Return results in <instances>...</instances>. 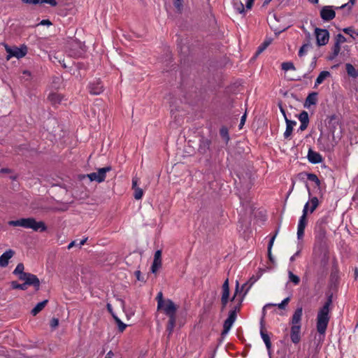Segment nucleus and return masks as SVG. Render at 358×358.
<instances>
[{
  "mask_svg": "<svg viewBox=\"0 0 358 358\" xmlns=\"http://www.w3.org/2000/svg\"><path fill=\"white\" fill-rule=\"evenodd\" d=\"M177 306L173 301L169 299H166V306L164 308V313L169 317V321L166 325V331L168 337L172 334L176 322Z\"/></svg>",
  "mask_w": 358,
  "mask_h": 358,
  "instance_id": "20e7f679",
  "label": "nucleus"
},
{
  "mask_svg": "<svg viewBox=\"0 0 358 358\" xmlns=\"http://www.w3.org/2000/svg\"><path fill=\"white\" fill-rule=\"evenodd\" d=\"M156 299L157 301V310H164V308L166 306V301L164 300V298H163V294L162 292H159L157 295V297H156Z\"/></svg>",
  "mask_w": 358,
  "mask_h": 358,
  "instance_id": "e433bc0d",
  "label": "nucleus"
},
{
  "mask_svg": "<svg viewBox=\"0 0 358 358\" xmlns=\"http://www.w3.org/2000/svg\"><path fill=\"white\" fill-rule=\"evenodd\" d=\"M220 135L221 138L224 141L225 143L227 144L230 140L229 129L226 126H222L220 129Z\"/></svg>",
  "mask_w": 358,
  "mask_h": 358,
  "instance_id": "c9c22d12",
  "label": "nucleus"
},
{
  "mask_svg": "<svg viewBox=\"0 0 358 358\" xmlns=\"http://www.w3.org/2000/svg\"><path fill=\"white\" fill-rule=\"evenodd\" d=\"M264 317H265V312L264 311V314L260 320V335L266 345L267 350H270V349L271 348L272 344L271 342L270 336L264 327Z\"/></svg>",
  "mask_w": 358,
  "mask_h": 358,
  "instance_id": "ddd939ff",
  "label": "nucleus"
},
{
  "mask_svg": "<svg viewBox=\"0 0 358 358\" xmlns=\"http://www.w3.org/2000/svg\"><path fill=\"white\" fill-rule=\"evenodd\" d=\"M50 325L51 328L55 329L59 325V320L55 317L52 318L50 322Z\"/></svg>",
  "mask_w": 358,
  "mask_h": 358,
  "instance_id": "052dcab7",
  "label": "nucleus"
},
{
  "mask_svg": "<svg viewBox=\"0 0 358 358\" xmlns=\"http://www.w3.org/2000/svg\"><path fill=\"white\" fill-rule=\"evenodd\" d=\"M20 280L24 281L27 287L32 286L36 291H38L41 287V282L38 278L31 273H27Z\"/></svg>",
  "mask_w": 358,
  "mask_h": 358,
  "instance_id": "9b49d317",
  "label": "nucleus"
},
{
  "mask_svg": "<svg viewBox=\"0 0 358 358\" xmlns=\"http://www.w3.org/2000/svg\"><path fill=\"white\" fill-rule=\"evenodd\" d=\"M316 43L318 46L325 45L329 39V32L326 29L316 27L315 29Z\"/></svg>",
  "mask_w": 358,
  "mask_h": 358,
  "instance_id": "9d476101",
  "label": "nucleus"
},
{
  "mask_svg": "<svg viewBox=\"0 0 358 358\" xmlns=\"http://www.w3.org/2000/svg\"><path fill=\"white\" fill-rule=\"evenodd\" d=\"M248 288H247L241 295L240 294L238 296V298L237 299L238 303H236V305L239 306L240 307L242 306V303L244 300L245 296L248 294Z\"/></svg>",
  "mask_w": 358,
  "mask_h": 358,
  "instance_id": "864d4df0",
  "label": "nucleus"
},
{
  "mask_svg": "<svg viewBox=\"0 0 358 358\" xmlns=\"http://www.w3.org/2000/svg\"><path fill=\"white\" fill-rule=\"evenodd\" d=\"M342 30L346 34L350 35L353 39H355V38L353 36V34L355 33V29H353L352 27H349L343 28Z\"/></svg>",
  "mask_w": 358,
  "mask_h": 358,
  "instance_id": "5fc2aeb1",
  "label": "nucleus"
},
{
  "mask_svg": "<svg viewBox=\"0 0 358 358\" xmlns=\"http://www.w3.org/2000/svg\"><path fill=\"white\" fill-rule=\"evenodd\" d=\"M273 39L267 38L266 39L258 48L257 50L254 55L252 59H255L262 52H264L266 48L271 43Z\"/></svg>",
  "mask_w": 358,
  "mask_h": 358,
  "instance_id": "393cba45",
  "label": "nucleus"
},
{
  "mask_svg": "<svg viewBox=\"0 0 358 358\" xmlns=\"http://www.w3.org/2000/svg\"><path fill=\"white\" fill-rule=\"evenodd\" d=\"M290 301V297L288 296L283 299L281 303L275 304V303H268L263 308L262 313L264 314V311L265 312V308L270 306H277L279 309L285 310L289 302Z\"/></svg>",
  "mask_w": 358,
  "mask_h": 358,
  "instance_id": "a878e982",
  "label": "nucleus"
},
{
  "mask_svg": "<svg viewBox=\"0 0 358 358\" xmlns=\"http://www.w3.org/2000/svg\"><path fill=\"white\" fill-rule=\"evenodd\" d=\"M347 41V39L346 38L341 34H338L336 36H335V42L338 43V44H341V43H343Z\"/></svg>",
  "mask_w": 358,
  "mask_h": 358,
  "instance_id": "3c124183",
  "label": "nucleus"
},
{
  "mask_svg": "<svg viewBox=\"0 0 358 358\" xmlns=\"http://www.w3.org/2000/svg\"><path fill=\"white\" fill-rule=\"evenodd\" d=\"M331 50L332 52L327 57L329 61L334 60L338 55L341 51V45L335 42Z\"/></svg>",
  "mask_w": 358,
  "mask_h": 358,
  "instance_id": "cd10ccee",
  "label": "nucleus"
},
{
  "mask_svg": "<svg viewBox=\"0 0 358 358\" xmlns=\"http://www.w3.org/2000/svg\"><path fill=\"white\" fill-rule=\"evenodd\" d=\"M135 275L138 281L145 282V279L143 277L141 276V273L140 271H135Z\"/></svg>",
  "mask_w": 358,
  "mask_h": 358,
  "instance_id": "680f3d73",
  "label": "nucleus"
},
{
  "mask_svg": "<svg viewBox=\"0 0 358 358\" xmlns=\"http://www.w3.org/2000/svg\"><path fill=\"white\" fill-rule=\"evenodd\" d=\"M247 113L245 112V113L243 115L241 119V122L239 124V129H241L243 126L245 124V120H246Z\"/></svg>",
  "mask_w": 358,
  "mask_h": 358,
  "instance_id": "e2e57ef3",
  "label": "nucleus"
},
{
  "mask_svg": "<svg viewBox=\"0 0 358 358\" xmlns=\"http://www.w3.org/2000/svg\"><path fill=\"white\" fill-rule=\"evenodd\" d=\"M311 206L308 208L310 213H313L319 205V200L317 197L313 196L310 199Z\"/></svg>",
  "mask_w": 358,
  "mask_h": 358,
  "instance_id": "ea45409f",
  "label": "nucleus"
},
{
  "mask_svg": "<svg viewBox=\"0 0 358 358\" xmlns=\"http://www.w3.org/2000/svg\"><path fill=\"white\" fill-rule=\"evenodd\" d=\"M285 122H286V129L284 133V138L286 139L289 138L291 136L292 131H293V127L296 124V122L294 120H291L288 119L287 117H285Z\"/></svg>",
  "mask_w": 358,
  "mask_h": 358,
  "instance_id": "4be33fe9",
  "label": "nucleus"
},
{
  "mask_svg": "<svg viewBox=\"0 0 358 358\" xmlns=\"http://www.w3.org/2000/svg\"><path fill=\"white\" fill-rule=\"evenodd\" d=\"M255 0H247L245 7L248 10H250L254 4Z\"/></svg>",
  "mask_w": 358,
  "mask_h": 358,
  "instance_id": "69168bd1",
  "label": "nucleus"
},
{
  "mask_svg": "<svg viewBox=\"0 0 358 358\" xmlns=\"http://www.w3.org/2000/svg\"><path fill=\"white\" fill-rule=\"evenodd\" d=\"M10 287L13 289H20V290H26L27 287L25 285V282L18 283L17 281L10 282Z\"/></svg>",
  "mask_w": 358,
  "mask_h": 358,
  "instance_id": "4c0bfd02",
  "label": "nucleus"
},
{
  "mask_svg": "<svg viewBox=\"0 0 358 358\" xmlns=\"http://www.w3.org/2000/svg\"><path fill=\"white\" fill-rule=\"evenodd\" d=\"M134 190V198L136 199V200H139L142 198L143 196V189L140 187H138Z\"/></svg>",
  "mask_w": 358,
  "mask_h": 358,
  "instance_id": "603ef678",
  "label": "nucleus"
},
{
  "mask_svg": "<svg viewBox=\"0 0 358 358\" xmlns=\"http://www.w3.org/2000/svg\"><path fill=\"white\" fill-rule=\"evenodd\" d=\"M320 17L325 22L331 21L336 17V12L332 6H323L320 12Z\"/></svg>",
  "mask_w": 358,
  "mask_h": 358,
  "instance_id": "f8f14e48",
  "label": "nucleus"
},
{
  "mask_svg": "<svg viewBox=\"0 0 358 358\" xmlns=\"http://www.w3.org/2000/svg\"><path fill=\"white\" fill-rule=\"evenodd\" d=\"M211 143L210 139L202 136L199 139L198 152L202 155H206L208 152L210 151Z\"/></svg>",
  "mask_w": 358,
  "mask_h": 358,
  "instance_id": "2eb2a0df",
  "label": "nucleus"
},
{
  "mask_svg": "<svg viewBox=\"0 0 358 358\" xmlns=\"http://www.w3.org/2000/svg\"><path fill=\"white\" fill-rule=\"evenodd\" d=\"M76 69H73L72 67L70 68V73L72 75L76 76V77L81 78L82 76L80 73V70L81 69H86V65L83 62H77L75 64Z\"/></svg>",
  "mask_w": 358,
  "mask_h": 358,
  "instance_id": "7c9ffc66",
  "label": "nucleus"
},
{
  "mask_svg": "<svg viewBox=\"0 0 358 358\" xmlns=\"http://www.w3.org/2000/svg\"><path fill=\"white\" fill-rule=\"evenodd\" d=\"M327 299L323 306L319 310L316 319L317 331L320 334L324 335L329 320V315L330 306L332 303L333 293L327 294Z\"/></svg>",
  "mask_w": 358,
  "mask_h": 358,
  "instance_id": "f257e3e1",
  "label": "nucleus"
},
{
  "mask_svg": "<svg viewBox=\"0 0 358 358\" xmlns=\"http://www.w3.org/2000/svg\"><path fill=\"white\" fill-rule=\"evenodd\" d=\"M303 315L302 306H299L295 310L291 320L292 324L290 331V338L293 343L297 344L301 341V321Z\"/></svg>",
  "mask_w": 358,
  "mask_h": 358,
  "instance_id": "7ed1b4c3",
  "label": "nucleus"
},
{
  "mask_svg": "<svg viewBox=\"0 0 358 358\" xmlns=\"http://www.w3.org/2000/svg\"><path fill=\"white\" fill-rule=\"evenodd\" d=\"M30 229L35 231L43 232L47 230V227L43 221L37 222L36 219L33 217Z\"/></svg>",
  "mask_w": 358,
  "mask_h": 358,
  "instance_id": "b1692460",
  "label": "nucleus"
},
{
  "mask_svg": "<svg viewBox=\"0 0 358 358\" xmlns=\"http://www.w3.org/2000/svg\"><path fill=\"white\" fill-rule=\"evenodd\" d=\"M331 76V73L329 71H322L320 73L319 76L316 78V80L315 82L314 88H316L319 85L322 84L323 81L328 77Z\"/></svg>",
  "mask_w": 358,
  "mask_h": 358,
  "instance_id": "c85d7f7f",
  "label": "nucleus"
},
{
  "mask_svg": "<svg viewBox=\"0 0 358 358\" xmlns=\"http://www.w3.org/2000/svg\"><path fill=\"white\" fill-rule=\"evenodd\" d=\"M312 47V45L311 43H310V40L308 41V42L306 43H304L299 49V56L300 57H303L307 52L308 49L309 48H311Z\"/></svg>",
  "mask_w": 358,
  "mask_h": 358,
  "instance_id": "58836bf2",
  "label": "nucleus"
},
{
  "mask_svg": "<svg viewBox=\"0 0 358 358\" xmlns=\"http://www.w3.org/2000/svg\"><path fill=\"white\" fill-rule=\"evenodd\" d=\"M309 202H307L303 209V214L299 218L298 229H297V238L301 240L303 238L306 227L308 223L307 215L308 212Z\"/></svg>",
  "mask_w": 358,
  "mask_h": 358,
  "instance_id": "6e6552de",
  "label": "nucleus"
},
{
  "mask_svg": "<svg viewBox=\"0 0 358 358\" xmlns=\"http://www.w3.org/2000/svg\"><path fill=\"white\" fill-rule=\"evenodd\" d=\"M306 176L307 177V179L310 181H312L313 182L315 183L316 186L320 189V185H321V181L320 180V179L318 178V177L315 174V173H306V172H302V173H300L299 174V176L301 178V179H304V177L303 176Z\"/></svg>",
  "mask_w": 358,
  "mask_h": 358,
  "instance_id": "5701e85b",
  "label": "nucleus"
},
{
  "mask_svg": "<svg viewBox=\"0 0 358 358\" xmlns=\"http://www.w3.org/2000/svg\"><path fill=\"white\" fill-rule=\"evenodd\" d=\"M112 167L108 166L97 169V172H92L87 175L83 176V178H88L90 181H96L99 183L103 182L106 178V173L110 171Z\"/></svg>",
  "mask_w": 358,
  "mask_h": 358,
  "instance_id": "0eeeda50",
  "label": "nucleus"
},
{
  "mask_svg": "<svg viewBox=\"0 0 358 358\" xmlns=\"http://www.w3.org/2000/svg\"><path fill=\"white\" fill-rule=\"evenodd\" d=\"M236 320V317L230 315H228L227 318L224 320L223 324V329L221 333L222 337H224L225 335L228 334Z\"/></svg>",
  "mask_w": 358,
  "mask_h": 358,
  "instance_id": "6ab92c4d",
  "label": "nucleus"
},
{
  "mask_svg": "<svg viewBox=\"0 0 358 358\" xmlns=\"http://www.w3.org/2000/svg\"><path fill=\"white\" fill-rule=\"evenodd\" d=\"M298 118L301 122H309V116L308 113L306 110H302L299 115Z\"/></svg>",
  "mask_w": 358,
  "mask_h": 358,
  "instance_id": "37998d69",
  "label": "nucleus"
},
{
  "mask_svg": "<svg viewBox=\"0 0 358 358\" xmlns=\"http://www.w3.org/2000/svg\"><path fill=\"white\" fill-rule=\"evenodd\" d=\"M345 69L349 76L356 78L358 77V71L350 63L346 64Z\"/></svg>",
  "mask_w": 358,
  "mask_h": 358,
  "instance_id": "f704fd0d",
  "label": "nucleus"
},
{
  "mask_svg": "<svg viewBox=\"0 0 358 358\" xmlns=\"http://www.w3.org/2000/svg\"><path fill=\"white\" fill-rule=\"evenodd\" d=\"M318 93L313 92L308 94L303 103L304 108H309L311 105H316L317 102Z\"/></svg>",
  "mask_w": 358,
  "mask_h": 358,
  "instance_id": "412c9836",
  "label": "nucleus"
},
{
  "mask_svg": "<svg viewBox=\"0 0 358 358\" xmlns=\"http://www.w3.org/2000/svg\"><path fill=\"white\" fill-rule=\"evenodd\" d=\"M23 3L27 4L36 5L39 3V0H21Z\"/></svg>",
  "mask_w": 358,
  "mask_h": 358,
  "instance_id": "0e129e2a",
  "label": "nucleus"
},
{
  "mask_svg": "<svg viewBox=\"0 0 358 358\" xmlns=\"http://www.w3.org/2000/svg\"><path fill=\"white\" fill-rule=\"evenodd\" d=\"M66 52L71 57H81L86 52V47L82 42L78 40H73L69 43Z\"/></svg>",
  "mask_w": 358,
  "mask_h": 358,
  "instance_id": "39448f33",
  "label": "nucleus"
},
{
  "mask_svg": "<svg viewBox=\"0 0 358 358\" xmlns=\"http://www.w3.org/2000/svg\"><path fill=\"white\" fill-rule=\"evenodd\" d=\"M240 291H241V287H239V282H238V281H236L234 294V296H232V298L230 299L231 301H235L237 294H240Z\"/></svg>",
  "mask_w": 358,
  "mask_h": 358,
  "instance_id": "6e6d98bb",
  "label": "nucleus"
},
{
  "mask_svg": "<svg viewBox=\"0 0 358 358\" xmlns=\"http://www.w3.org/2000/svg\"><path fill=\"white\" fill-rule=\"evenodd\" d=\"M307 158L311 164H319L322 162L323 158L322 155L315 151H313L311 148L308 152Z\"/></svg>",
  "mask_w": 358,
  "mask_h": 358,
  "instance_id": "aec40b11",
  "label": "nucleus"
},
{
  "mask_svg": "<svg viewBox=\"0 0 358 358\" xmlns=\"http://www.w3.org/2000/svg\"><path fill=\"white\" fill-rule=\"evenodd\" d=\"M27 273V272H24V265L23 263H19L13 271V274L17 276L18 279L22 278Z\"/></svg>",
  "mask_w": 358,
  "mask_h": 358,
  "instance_id": "c756f323",
  "label": "nucleus"
},
{
  "mask_svg": "<svg viewBox=\"0 0 358 358\" xmlns=\"http://www.w3.org/2000/svg\"><path fill=\"white\" fill-rule=\"evenodd\" d=\"M315 243L322 251L327 250V231L325 228L316 229Z\"/></svg>",
  "mask_w": 358,
  "mask_h": 358,
  "instance_id": "1a4fd4ad",
  "label": "nucleus"
},
{
  "mask_svg": "<svg viewBox=\"0 0 358 358\" xmlns=\"http://www.w3.org/2000/svg\"><path fill=\"white\" fill-rule=\"evenodd\" d=\"M113 319L117 325L118 326L119 331L120 332H123L126 329L127 325L124 323H123L117 315H113Z\"/></svg>",
  "mask_w": 358,
  "mask_h": 358,
  "instance_id": "a19ab883",
  "label": "nucleus"
},
{
  "mask_svg": "<svg viewBox=\"0 0 358 358\" xmlns=\"http://www.w3.org/2000/svg\"><path fill=\"white\" fill-rule=\"evenodd\" d=\"M267 255H268V258L269 262L271 264H275V259H274L273 256L272 255L271 251L267 252Z\"/></svg>",
  "mask_w": 358,
  "mask_h": 358,
  "instance_id": "774afa93",
  "label": "nucleus"
},
{
  "mask_svg": "<svg viewBox=\"0 0 358 358\" xmlns=\"http://www.w3.org/2000/svg\"><path fill=\"white\" fill-rule=\"evenodd\" d=\"M316 65H317V57H314L313 59V61L311 62V63L310 64L308 72L303 76V78H308V73L312 72L315 69Z\"/></svg>",
  "mask_w": 358,
  "mask_h": 358,
  "instance_id": "c03bdc74",
  "label": "nucleus"
},
{
  "mask_svg": "<svg viewBox=\"0 0 358 358\" xmlns=\"http://www.w3.org/2000/svg\"><path fill=\"white\" fill-rule=\"evenodd\" d=\"M15 255V251L12 249H9L3 252L0 256V266L6 267L8 265L9 260L13 257Z\"/></svg>",
  "mask_w": 358,
  "mask_h": 358,
  "instance_id": "a211bd4d",
  "label": "nucleus"
},
{
  "mask_svg": "<svg viewBox=\"0 0 358 358\" xmlns=\"http://www.w3.org/2000/svg\"><path fill=\"white\" fill-rule=\"evenodd\" d=\"M259 278H257V275L255 277V276H252L246 282H248V287L247 288H248V291L250 290V289L251 288V287L252 286V285L258 280Z\"/></svg>",
  "mask_w": 358,
  "mask_h": 358,
  "instance_id": "bf43d9fd",
  "label": "nucleus"
},
{
  "mask_svg": "<svg viewBox=\"0 0 358 358\" xmlns=\"http://www.w3.org/2000/svg\"><path fill=\"white\" fill-rule=\"evenodd\" d=\"M5 49L7 52L6 57V60L8 61L11 57H15L17 59L24 57L27 53V47L24 44L21 45L20 48L17 46L10 47L7 44H5Z\"/></svg>",
  "mask_w": 358,
  "mask_h": 358,
  "instance_id": "423d86ee",
  "label": "nucleus"
},
{
  "mask_svg": "<svg viewBox=\"0 0 358 358\" xmlns=\"http://www.w3.org/2000/svg\"><path fill=\"white\" fill-rule=\"evenodd\" d=\"M103 85L99 78L94 80L89 84V91L92 94L99 95L103 92Z\"/></svg>",
  "mask_w": 358,
  "mask_h": 358,
  "instance_id": "4468645a",
  "label": "nucleus"
},
{
  "mask_svg": "<svg viewBox=\"0 0 358 358\" xmlns=\"http://www.w3.org/2000/svg\"><path fill=\"white\" fill-rule=\"evenodd\" d=\"M230 306L231 307V309L229 310V315L234 317H237V313L238 312H240L241 310V307H240L238 305H234V306H232L231 305H230Z\"/></svg>",
  "mask_w": 358,
  "mask_h": 358,
  "instance_id": "de8ad7c7",
  "label": "nucleus"
},
{
  "mask_svg": "<svg viewBox=\"0 0 358 358\" xmlns=\"http://www.w3.org/2000/svg\"><path fill=\"white\" fill-rule=\"evenodd\" d=\"M278 231H279V229H278L275 231L274 235L270 238L268 244L267 252L271 251L272 247L273 245V243H274V241H275V237H276V236H277V234L278 233Z\"/></svg>",
  "mask_w": 358,
  "mask_h": 358,
  "instance_id": "8fccbe9b",
  "label": "nucleus"
},
{
  "mask_svg": "<svg viewBox=\"0 0 358 358\" xmlns=\"http://www.w3.org/2000/svg\"><path fill=\"white\" fill-rule=\"evenodd\" d=\"M289 280L293 282L294 285H297L300 282V278L298 275L294 274L291 271H288Z\"/></svg>",
  "mask_w": 358,
  "mask_h": 358,
  "instance_id": "79ce46f5",
  "label": "nucleus"
},
{
  "mask_svg": "<svg viewBox=\"0 0 358 358\" xmlns=\"http://www.w3.org/2000/svg\"><path fill=\"white\" fill-rule=\"evenodd\" d=\"M222 293L221 298H227L229 299L230 295V289H229V279L227 278L222 286Z\"/></svg>",
  "mask_w": 358,
  "mask_h": 358,
  "instance_id": "72a5a7b5",
  "label": "nucleus"
},
{
  "mask_svg": "<svg viewBox=\"0 0 358 358\" xmlns=\"http://www.w3.org/2000/svg\"><path fill=\"white\" fill-rule=\"evenodd\" d=\"M162 267V250H158L155 252L154 260L151 266V272L156 273L159 268Z\"/></svg>",
  "mask_w": 358,
  "mask_h": 358,
  "instance_id": "f3484780",
  "label": "nucleus"
},
{
  "mask_svg": "<svg viewBox=\"0 0 358 358\" xmlns=\"http://www.w3.org/2000/svg\"><path fill=\"white\" fill-rule=\"evenodd\" d=\"M62 95L56 92L50 93L48 96V99L52 105L59 103L62 101Z\"/></svg>",
  "mask_w": 358,
  "mask_h": 358,
  "instance_id": "2f4dec72",
  "label": "nucleus"
},
{
  "mask_svg": "<svg viewBox=\"0 0 358 358\" xmlns=\"http://www.w3.org/2000/svg\"><path fill=\"white\" fill-rule=\"evenodd\" d=\"M33 217L20 218L16 220H10L8 225L13 227H22L26 229H30Z\"/></svg>",
  "mask_w": 358,
  "mask_h": 358,
  "instance_id": "dca6fc26",
  "label": "nucleus"
},
{
  "mask_svg": "<svg viewBox=\"0 0 358 358\" xmlns=\"http://www.w3.org/2000/svg\"><path fill=\"white\" fill-rule=\"evenodd\" d=\"M282 69L287 71L288 70H295V66L292 62H283L281 64Z\"/></svg>",
  "mask_w": 358,
  "mask_h": 358,
  "instance_id": "49530a36",
  "label": "nucleus"
},
{
  "mask_svg": "<svg viewBox=\"0 0 358 358\" xmlns=\"http://www.w3.org/2000/svg\"><path fill=\"white\" fill-rule=\"evenodd\" d=\"M183 2H184V0H173V3L174 7L180 13L182 10Z\"/></svg>",
  "mask_w": 358,
  "mask_h": 358,
  "instance_id": "09e8293b",
  "label": "nucleus"
},
{
  "mask_svg": "<svg viewBox=\"0 0 358 358\" xmlns=\"http://www.w3.org/2000/svg\"><path fill=\"white\" fill-rule=\"evenodd\" d=\"M48 300L45 299L39 303H38L34 308L31 310V313L33 316H36L38 313H39L48 304Z\"/></svg>",
  "mask_w": 358,
  "mask_h": 358,
  "instance_id": "bb28decb",
  "label": "nucleus"
},
{
  "mask_svg": "<svg viewBox=\"0 0 358 358\" xmlns=\"http://www.w3.org/2000/svg\"><path fill=\"white\" fill-rule=\"evenodd\" d=\"M341 117L338 115H331L327 116L324 120L329 133L332 137V141L337 144L338 141L342 138Z\"/></svg>",
  "mask_w": 358,
  "mask_h": 358,
  "instance_id": "f03ea898",
  "label": "nucleus"
},
{
  "mask_svg": "<svg viewBox=\"0 0 358 358\" xmlns=\"http://www.w3.org/2000/svg\"><path fill=\"white\" fill-rule=\"evenodd\" d=\"M328 223V217H323L319 219L316 222V229L325 228V225Z\"/></svg>",
  "mask_w": 358,
  "mask_h": 358,
  "instance_id": "a18cd8bd",
  "label": "nucleus"
},
{
  "mask_svg": "<svg viewBox=\"0 0 358 358\" xmlns=\"http://www.w3.org/2000/svg\"><path fill=\"white\" fill-rule=\"evenodd\" d=\"M48 3L50 4L51 6H56L57 5V2L56 0H39V3Z\"/></svg>",
  "mask_w": 358,
  "mask_h": 358,
  "instance_id": "13d9d810",
  "label": "nucleus"
},
{
  "mask_svg": "<svg viewBox=\"0 0 358 358\" xmlns=\"http://www.w3.org/2000/svg\"><path fill=\"white\" fill-rule=\"evenodd\" d=\"M52 23L51 22L50 20H42L38 24V25H47V26H50L52 25Z\"/></svg>",
  "mask_w": 358,
  "mask_h": 358,
  "instance_id": "338daca9",
  "label": "nucleus"
},
{
  "mask_svg": "<svg viewBox=\"0 0 358 358\" xmlns=\"http://www.w3.org/2000/svg\"><path fill=\"white\" fill-rule=\"evenodd\" d=\"M220 301H221V309H220V310H221V312H223L225 310V308H226V307L227 306V303H228V302L229 301V299L221 298Z\"/></svg>",
  "mask_w": 358,
  "mask_h": 358,
  "instance_id": "4d7b16f0",
  "label": "nucleus"
},
{
  "mask_svg": "<svg viewBox=\"0 0 358 358\" xmlns=\"http://www.w3.org/2000/svg\"><path fill=\"white\" fill-rule=\"evenodd\" d=\"M234 8L240 14H245V10L243 3L240 0H232Z\"/></svg>",
  "mask_w": 358,
  "mask_h": 358,
  "instance_id": "473e14b6",
  "label": "nucleus"
}]
</instances>
